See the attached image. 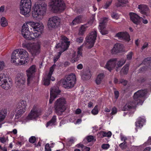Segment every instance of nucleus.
I'll return each mask as SVG.
<instances>
[{"instance_id": "obj_1", "label": "nucleus", "mask_w": 151, "mask_h": 151, "mask_svg": "<svg viewBox=\"0 0 151 151\" xmlns=\"http://www.w3.org/2000/svg\"><path fill=\"white\" fill-rule=\"evenodd\" d=\"M47 5L44 3H36L34 7L32 12V16L37 20H41L45 14Z\"/></svg>"}, {"instance_id": "obj_2", "label": "nucleus", "mask_w": 151, "mask_h": 151, "mask_svg": "<svg viewBox=\"0 0 151 151\" xmlns=\"http://www.w3.org/2000/svg\"><path fill=\"white\" fill-rule=\"evenodd\" d=\"M61 42L58 43L55 47L56 49L60 51L58 52L57 55H55L53 58V61L55 63L60 58L62 53L66 50L68 47L70 42L68 39L64 36H61Z\"/></svg>"}, {"instance_id": "obj_3", "label": "nucleus", "mask_w": 151, "mask_h": 151, "mask_svg": "<svg viewBox=\"0 0 151 151\" xmlns=\"http://www.w3.org/2000/svg\"><path fill=\"white\" fill-rule=\"evenodd\" d=\"M147 90L144 89L139 90L135 93L134 95V102L135 103L134 105L132 106L129 105H126L125 106V107H127L129 109H131L135 106L136 105H142L143 101L140 99L139 98L144 96L147 93Z\"/></svg>"}, {"instance_id": "obj_4", "label": "nucleus", "mask_w": 151, "mask_h": 151, "mask_svg": "<svg viewBox=\"0 0 151 151\" xmlns=\"http://www.w3.org/2000/svg\"><path fill=\"white\" fill-rule=\"evenodd\" d=\"M50 5L52 10L54 13L61 12L65 7L63 0H51Z\"/></svg>"}, {"instance_id": "obj_5", "label": "nucleus", "mask_w": 151, "mask_h": 151, "mask_svg": "<svg viewBox=\"0 0 151 151\" xmlns=\"http://www.w3.org/2000/svg\"><path fill=\"white\" fill-rule=\"evenodd\" d=\"M31 7V0H21L20 6V13L26 17H28Z\"/></svg>"}, {"instance_id": "obj_6", "label": "nucleus", "mask_w": 151, "mask_h": 151, "mask_svg": "<svg viewBox=\"0 0 151 151\" xmlns=\"http://www.w3.org/2000/svg\"><path fill=\"white\" fill-rule=\"evenodd\" d=\"M66 104L65 99L63 98L58 99L55 103V112L58 115H60L65 110V105Z\"/></svg>"}, {"instance_id": "obj_7", "label": "nucleus", "mask_w": 151, "mask_h": 151, "mask_svg": "<svg viewBox=\"0 0 151 151\" xmlns=\"http://www.w3.org/2000/svg\"><path fill=\"white\" fill-rule=\"evenodd\" d=\"M27 22L26 24H24L22 27L21 31L22 34L24 37L26 39L32 40L35 39V37L32 31V28L29 27Z\"/></svg>"}, {"instance_id": "obj_8", "label": "nucleus", "mask_w": 151, "mask_h": 151, "mask_svg": "<svg viewBox=\"0 0 151 151\" xmlns=\"http://www.w3.org/2000/svg\"><path fill=\"white\" fill-rule=\"evenodd\" d=\"M27 23L32 27L33 32L35 38L39 37L43 32L44 26L42 24L33 22H28Z\"/></svg>"}, {"instance_id": "obj_9", "label": "nucleus", "mask_w": 151, "mask_h": 151, "mask_svg": "<svg viewBox=\"0 0 151 151\" xmlns=\"http://www.w3.org/2000/svg\"><path fill=\"white\" fill-rule=\"evenodd\" d=\"M22 47L26 48L31 53L33 56L38 55L40 52V46L38 44H33L28 43L22 45Z\"/></svg>"}, {"instance_id": "obj_10", "label": "nucleus", "mask_w": 151, "mask_h": 151, "mask_svg": "<svg viewBox=\"0 0 151 151\" xmlns=\"http://www.w3.org/2000/svg\"><path fill=\"white\" fill-rule=\"evenodd\" d=\"M76 80L75 75L71 74L66 76L64 79L63 80L62 84L65 88L72 87L75 83Z\"/></svg>"}, {"instance_id": "obj_11", "label": "nucleus", "mask_w": 151, "mask_h": 151, "mask_svg": "<svg viewBox=\"0 0 151 151\" xmlns=\"http://www.w3.org/2000/svg\"><path fill=\"white\" fill-rule=\"evenodd\" d=\"M97 37L96 31H91L87 37L86 39V47L88 49L93 47L95 43Z\"/></svg>"}, {"instance_id": "obj_12", "label": "nucleus", "mask_w": 151, "mask_h": 151, "mask_svg": "<svg viewBox=\"0 0 151 151\" xmlns=\"http://www.w3.org/2000/svg\"><path fill=\"white\" fill-rule=\"evenodd\" d=\"M7 79L8 78L5 74H0V86L6 90L11 88L12 85V82L9 80H7Z\"/></svg>"}, {"instance_id": "obj_13", "label": "nucleus", "mask_w": 151, "mask_h": 151, "mask_svg": "<svg viewBox=\"0 0 151 151\" xmlns=\"http://www.w3.org/2000/svg\"><path fill=\"white\" fill-rule=\"evenodd\" d=\"M60 19L58 17L53 16L50 18L47 22V26L49 30L52 29L60 24Z\"/></svg>"}, {"instance_id": "obj_14", "label": "nucleus", "mask_w": 151, "mask_h": 151, "mask_svg": "<svg viewBox=\"0 0 151 151\" xmlns=\"http://www.w3.org/2000/svg\"><path fill=\"white\" fill-rule=\"evenodd\" d=\"M18 50L17 49L12 53L11 58V62L14 63L17 65H24L26 62H27V61L25 62L21 60Z\"/></svg>"}, {"instance_id": "obj_15", "label": "nucleus", "mask_w": 151, "mask_h": 151, "mask_svg": "<svg viewBox=\"0 0 151 151\" xmlns=\"http://www.w3.org/2000/svg\"><path fill=\"white\" fill-rule=\"evenodd\" d=\"M26 106L25 101L22 100L19 102L15 110L17 115L18 117L21 116L26 111Z\"/></svg>"}, {"instance_id": "obj_16", "label": "nucleus", "mask_w": 151, "mask_h": 151, "mask_svg": "<svg viewBox=\"0 0 151 151\" xmlns=\"http://www.w3.org/2000/svg\"><path fill=\"white\" fill-rule=\"evenodd\" d=\"M35 69V65H33L26 71L27 77V84L28 85H29L31 83L34 78Z\"/></svg>"}, {"instance_id": "obj_17", "label": "nucleus", "mask_w": 151, "mask_h": 151, "mask_svg": "<svg viewBox=\"0 0 151 151\" xmlns=\"http://www.w3.org/2000/svg\"><path fill=\"white\" fill-rule=\"evenodd\" d=\"M56 66L54 64L50 68V71L48 74L47 77L44 79L43 81V84L45 86H48L50 83V80L54 81L55 80V78L53 77H52V75L54 70V68Z\"/></svg>"}, {"instance_id": "obj_18", "label": "nucleus", "mask_w": 151, "mask_h": 151, "mask_svg": "<svg viewBox=\"0 0 151 151\" xmlns=\"http://www.w3.org/2000/svg\"><path fill=\"white\" fill-rule=\"evenodd\" d=\"M41 110L37 109L36 106H34L27 117L29 120H32L37 117L41 114Z\"/></svg>"}, {"instance_id": "obj_19", "label": "nucleus", "mask_w": 151, "mask_h": 151, "mask_svg": "<svg viewBox=\"0 0 151 151\" xmlns=\"http://www.w3.org/2000/svg\"><path fill=\"white\" fill-rule=\"evenodd\" d=\"M16 86L19 87L24 86L26 82L25 76L22 74H18L15 79Z\"/></svg>"}, {"instance_id": "obj_20", "label": "nucleus", "mask_w": 151, "mask_h": 151, "mask_svg": "<svg viewBox=\"0 0 151 151\" xmlns=\"http://www.w3.org/2000/svg\"><path fill=\"white\" fill-rule=\"evenodd\" d=\"M60 91L57 86H54L51 88L50 97L49 103L51 104L54 99L57 97L58 95L60 93Z\"/></svg>"}, {"instance_id": "obj_21", "label": "nucleus", "mask_w": 151, "mask_h": 151, "mask_svg": "<svg viewBox=\"0 0 151 151\" xmlns=\"http://www.w3.org/2000/svg\"><path fill=\"white\" fill-rule=\"evenodd\" d=\"M124 46L122 44L120 43L115 44L113 48L111 50V53L112 54L118 53L124 51Z\"/></svg>"}, {"instance_id": "obj_22", "label": "nucleus", "mask_w": 151, "mask_h": 151, "mask_svg": "<svg viewBox=\"0 0 151 151\" xmlns=\"http://www.w3.org/2000/svg\"><path fill=\"white\" fill-rule=\"evenodd\" d=\"M116 36L117 37L119 40H124L129 41L130 39V36L128 33L126 32H120L117 33Z\"/></svg>"}, {"instance_id": "obj_23", "label": "nucleus", "mask_w": 151, "mask_h": 151, "mask_svg": "<svg viewBox=\"0 0 151 151\" xmlns=\"http://www.w3.org/2000/svg\"><path fill=\"white\" fill-rule=\"evenodd\" d=\"M117 59L114 58L110 59L106 65V68L109 71H111L114 67H116V61Z\"/></svg>"}, {"instance_id": "obj_24", "label": "nucleus", "mask_w": 151, "mask_h": 151, "mask_svg": "<svg viewBox=\"0 0 151 151\" xmlns=\"http://www.w3.org/2000/svg\"><path fill=\"white\" fill-rule=\"evenodd\" d=\"M82 47L80 46L78 48L77 55H76V53L74 52L73 56V60L75 62L77 61L82 56Z\"/></svg>"}, {"instance_id": "obj_25", "label": "nucleus", "mask_w": 151, "mask_h": 151, "mask_svg": "<svg viewBox=\"0 0 151 151\" xmlns=\"http://www.w3.org/2000/svg\"><path fill=\"white\" fill-rule=\"evenodd\" d=\"M129 15L130 19L134 23L137 24L139 22V20L141 19V17L135 13L131 12Z\"/></svg>"}, {"instance_id": "obj_26", "label": "nucleus", "mask_w": 151, "mask_h": 151, "mask_svg": "<svg viewBox=\"0 0 151 151\" xmlns=\"http://www.w3.org/2000/svg\"><path fill=\"white\" fill-rule=\"evenodd\" d=\"M17 50L21 60L22 59H25V60L28 59L29 54L26 51L22 49H19Z\"/></svg>"}, {"instance_id": "obj_27", "label": "nucleus", "mask_w": 151, "mask_h": 151, "mask_svg": "<svg viewBox=\"0 0 151 151\" xmlns=\"http://www.w3.org/2000/svg\"><path fill=\"white\" fill-rule=\"evenodd\" d=\"M138 9L140 12L142 14L146 15L149 11V9L147 6L145 4H140L138 5Z\"/></svg>"}, {"instance_id": "obj_28", "label": "nucleus", "mask_w": 151, "mask_h": 151, "mask_svg": "<svg viewBox=\"0 0 151 151\" xmlns=\"http://www.w3.org/2000/svg\"><path fill=\"white\" fill-rule=\"evenodd\" d=\"M91 24H90L89 22H88L86 24L82 25L80 27L79 32L78 33V35H82L86 30L87 28Z\"/></svg>"}, {"instance_id": "obj_29", "label": "nucleus", "mask_w": 151, "mask_h": 151, "mask_svg": "<svg viewBox=\"0 0 151 151\" xmlns=\"http://www.w3.org/2000/svg\"><path fill=\"white\" fill-rule=\"evenodd\" d=\"M142 63L145 65L148 68L151 69V57H148L145 59L142 62Z\"/></svg>"}, {"instance_id": "obj_30", "label": "nucleus", "mask_w": 151, "mask_h": 151, "mask_svg": "<svg viewBox=\"0 0 151 151\" xmlns=\"http://www.w3.org/2000/svg\"><path fill=\"white\" fill-rule=\"evenodd\" d=\"M126 60L125 59L122 58L120 59L116 64V70L118 71L119 70V69L125 63Z\"/></svg>"}, {"instance_id": "obj_31", "label": "nucleus", "mask_w": 151, "mask_h": 151, "mask_svg": "<svg viewBox=\"0 0 151 151\" xmlns=\"http://www.w3.org/2000/svg\"><path fill=\"white\" fill-rule=\"evenodd\" d=\"M56 121V117L55 116H54L50 121L47 122L46 124V127L55 125Z\"/></svg>"}, {"instance_id": "obj_32", "label": "nucleus", "mask_w": 151, "mask_h": 151, "mask_svg": "<svg viewBox=\"0 0 151 151\" xmlns=\"http://www.w3.org/2000/svg\"><path fill=\"white\" fill-rule=\"evenodd\" d=\"M81 17L80 16L76 17L70 24L71 25H75L81 22Z\"/></svg>"}, {"instance_id": "obj_33", "label": "nucleus", "mask_w": 151, "mask_h": 151, "mask_svg": "<svg viewBox=\"0 0 151 151\" xmlns=\"http://www.w3.org/2000/svg\"><path fill=\"white\" fill-rule=\"evenodd\" d=\"M104 76L103 74H99L95 80L96 83L97 85L100 84L104 78Z\"/></svg>"}, {"instance_id": "obj_34", "label": "nucleus", "mask_w": 151, "mask_h": 151, "mask_svg": "<svg viewBox=\"0 0 151 151\" xmlns=\"http://www.w3.org/2000/svg\"><path fill=\"white\" fill-rule=\"evenodd\" d=\"M106 27V26L99 27L100 32L102 35H106L108 33V31Z\"/></svg>"}, {"instance_id": "obj_35", "label": "nucleus", "mask_w": 151, "mask_h": 151, "mask_svg": "<svg viewBox=\"0 0 151 151\" xmlns=\"http://www.w3.org/2000/svg\"><path fill=\"white\" fill-rule=\"evenodd\" d=\"M118 2L116 4V5L117 7L123 6L124 4L128 3L127 0H118Z\"/></svg>"}, {"instance_id": "obj_36", "label": "nucleus", "mask_w": 151, "mask_h": 151, "mask_svg": "<svg viewBox=\"0 0 151 151\" xmlns=\"http://www.w3.org/2000/svg\"><path fill=\"white\" fill-rule=\"evenodd\" d=\"M83 77L85 78L86 80L90 79L91 77L90 71L89 70H88L85 71L84 73Z\"/></svg>"}, {"instance_id": "obj_37", "label": "nucleus", "mask_w": 151, "mask_h": 151, "mask_svg": "<svg viewBox=\"0 0 151 151\" xmlns=\"http://www.w3.org/2000/svg\"><path fill=\"white\" fill-rule=\"evenodd\" d=\"M129 64H127L122 69L120 72L124 74H126L128 72L129 68Z\"/></svg>"}, {"instance_id": "obj_38", "label": "nucleus", "mask_w": 151, "mask_h": 151, "mask_svg": "<svg viewBox=\"0 0 151 151\" xmlns=\"http://www.w3.org/2000/svg\"><path fill=\"white\" fill-rule=\"evenodd\" d=\"M108 21V19L106 18H104L101 19L99 22V27L106 26V24Z\"/></svg>"}, {"instance_id": "obj_39", "label": "nucleus", "mask_w": 151, "mask_h": 151, "mask_svg": "<svg viewBox=\"0 0 151 151\" xmlns=\"http://www.w3.org/2000/svg\"><path fill=\"white\" fill-rule=\"evenodd\" d=\"M0 23L2 27H5L7 25V23L4 17H2L1 19Z\"/></svg>"}, {"instance_id": "obj_40", "label": "nucleus", "mask_w": 151, "mask_h": 151, "mask_svg": "<svg viewBox=\"0 0 151 151\" xmlns=\"http://www.w3.org/2000/svg\"><path fill=\"white\" fill-rule=\"evenodd\" d=\"M77 147L78 148L81 147L83 148L86 150L85 151H89L90 150V147L84 146L82 144H78L77 145Z\"/></svg>"}, {"instance_id": "obj_41", "label": "nucleus", "mask_w": 151, "mask_h": 151, "mask_svg": "<svg viewBox=\"0 0 151 151\" xmlns=\"http://www.w3.org/2000/svg\"><path fill=\"white\" fill-rule=\"evenodd\" d=\"M6 114L2 111H0V122L2 121L5 118Z\"/></svg>"}, {"instance_id": "obj_42", "label": "nucleus", "mask_w": 151, "mask_h": 151, "mask_svg": "<svg viewBox=\"0 0 151 151\" xmlns=\"http://www.w3.org/2000/svg\"><path fill=\"white\" fill-rule=\"evenodd\" d=\"M98 112L99 111L97 109V106L96 105L91 111V113L93 115H96L98 114Z\"/></svg>"}, {"instance_id": "obj_43", "label": "nucleus", "mask_w": 151, "mask_h": 151, "mask_svg": "<svg viewBox=\"0 0 151 151\" xmlns=\"http://www.w3.org/2000/svg\"><path fill=\"white\" fill-rule=\"evenodd\" d=\"M112 134L110 132H103L102 135L103 137H109Z\"/></svg>"}, {"instance_id": "obj_44", "label": "nucleus", "mask_w": 151, "mask_h": 151, "mask_svg": "<svg viewBox=\"0 0 151 151\" xmlns=\"http://www.w3.org/2000/svg\"><path fill=\"white\" fill-rule=\"evenodd\" d=\"M119 147L122 149H124L127 147L126 142H123L121 143L119 145Z\"/></svg>"}, {"instance_id": "obj_45", "label": "nucleus", "mask_w": 151, "mask_h": 151, "mask_svg": "<svg viewBox=\"0 0 151 151\" xmlns=\"http://www.w3.org/2000/svg\"><path fill=\"white\" fill-rule=\"evenodd\" d=\"M36 138L35 136H32L29 139V142L31 143H34L36 141Z\"/></svg>"}, {"instance_id": "obj_46", "label": "nucleus", "mask_w": 151, "mask_h": 151, "mask_svg": "<svg viewBox=\"0 0 151 151\" xmlns=\"http://www.w3.org/2000/svg\"><path fill=\"white\" fill-rule=\"evenodd\" d=\"M133 53L132 52H129L127 55V58L128 60H130L132 59Z\"/></svg>"}, {"instance_id": "obj_47", "label": "nucleus", "mask_w": 151, "mask_h": 151, "mask_svg": "<svg viewBox=\"0 0 151 151\" xmlns=\"http://www.w3.org/2000/svg\"><path fill=\"white\" fill-rule=\"evenodd\" d=\"M111 17L114 19H117L119 18V16L118 14L115 12H113L111 14Z\"/></svg>"}, {"instance_id": "obj_48", "label": "nucleus", "mask_w": 151, "mask_h": 151, "mask_svg": "<svg viewBox=\"0 0 151 151\" xmlns=\"http://www.w3.org/2000/svg\"><path fill=\"white\" fill-rule=\"evenodd\" d=\"M136 126L137 127L141 128L143 126V123H141V122L138 120L136 123Z\"/></svg>"}, {"instance_id": "obj_49", "label": "nucleus", "mask_w": 151, "mask_h": 151, "mask_svg": "<svg viewBox=\"0 0 151 151\" xmlns=\"http://www.w3.org/2000/svg\"><path fill=\"white\" fill-rule=\"evenodd\" d=\"M119 82V83H122L124 86H126L127 83V81L123 79H120Z\"/></svg>"}, {"instance_id": "obj_50", "label": "nucleus", "mask_w": 151, "mask_h": 151, "mask_svg": "<svg viewBox=\"0 0 151 151\" xmlns=\"http://www.w3.org/2000/svg\"><path fill=\"white\" fill-rule=\"evenodd\" d=\"M111 3V1H108L107 2L106 4L103 6L104 9H107Z\"/></svg>"}, {"instance_id": "obj_51", "label": "nucleus", "mask_w": 151, "mask_h": 151, "mask_svg": "<svg viewBox=\"0 0 151 151\" xmlns=\"http://www.w3.org/2000/svg\"><path fill=\"white\" fill-rule=\"evenodd\" d=\"M83 40V38L82 37H80L79 38H77L76 39V42L79 43H82Z\"/></svg>"}, {"instance_id": "obj_52", "label": "nucleus", "mask_w": 151, "mask_h": 151, "mask_svg": "<svg viewBox=\"0 0 151 151\" xmlns=\"http://www.w3.org/2000/svg\"><path fill=\"white\" fill-rule=\"evenodd\" d=\"M45 151H51V150L49 146V144H47L45 146Z\"/></svg>"}, {"instance_id": "obj_53", "label": "nucleus", "mask_w": 151, "mask_h": 151, "mask_svg": "<svg viewBox=\"0 0 151 151\" xmlns=\"http://www.w3.org/2000/svg\"><path fill=\"white\" fill-rule=\"evenodd\" d=\"M109 147V144H104L101 146V147L104 149H107Z\"/></svg>"}, {"instance_id": "obj_54", "label": "nucleus", "mask_w": 151, "mask_h": 151, "mask_svg": "<svg viewBox=\"0 0 151 151\" xmlns=\"http://www.w3.org/2000/svg\"><path fill=\"white\" fill-rule=\"evenodd\" d=\"M117 112V109L115 107H114L112 109L111 112V115H114L116 114Z\"/></svg>"}, {"instance_id": "obj_55", "label": "nucleus", "mask_w": 151, "mask_h": 151, "mask_svg": "<svg viewBox=\"0 0 151 151\" xmlns=\"http://www.w3.org/2000/svg\"><path fill=\"white\" fill-rule=\"evenodd\" d=\"M93 139V137L92 136H88L87 137V140L88 142H91Z\"/></svg>"}, {"instance_id": "obj_56", "label": "nucleus", "mask_w": 151, "mask_h": 151, "mask_svg": "<svg viewBox=\"0 0 151 151\" xmlns=\"http://www.w3.org/2000/svg\"><path fill=\"white\" fill-rule=\"evenodd\" d=\"M146 80V79L143 77L139 78L137 81L139 83H142L144 82Z\"/></svg>"}, {"instance_id": "obj_57", "label": "nucleus", "mask_w": 151, "mask_h": 151, "mask_svg": "<svg viewBox=\"0 0 151 151\" xmlns=\"http://www.w3.org/2000/svg\"><path fill=\"white\" fill-rule=\"evenodd\" d=\"M4 66V63L3 61H0V71L2 70Z\"/></svg>"}, {"instance_id": "obj_58", "label": "nucleus", "mask_w": 151, "mask_h": 151, "mask_svg": "<svg viewBox=\"0 0 151 151\" xmlns=\"http://www.w3.org/2000/svg\"><path fill=\"white\" fill-rule=\"evenodd\" d=\"M148 46V43L147 42H145L144 43V44L143 45V46H142L141 49L142 50H143V49H145Z\"/></svg>"}, {"instance_id": "obj_59", "label": "nucleus", "mask_w": 151, "mask_h": 151, "mask_svg": "<svg viewBox=\"0 0 151 151\" xmlns=\"http://www.w3.org/2000/svg\"><path fill=\"white\" fill-rule=\"evenodd\" d=\"M138 120L141 122V123H143V124L145 122V120L143 118H139L138 119Z\"/></svg>"}, {"instance_id": "obj_60", "label": "nucleus", "mask_w": 151, "mask_h": 151, "mask_svg": "<svg viewBox=\"0 0 151 151\" xmlns=\"http://www.w3.org/2000/svg\"><path fill=\"white\" fill-rule=\"evenodd\" d=\"M81 112V111L80 109H78L75 111V114H80Z\"/></svg>"}, {"instance_id": "obj_61", "label": "nucleus", "mask_w": 151, "mask_h": 151, "mask_svg": "<svg viewBox=\"0 0 151 151\" xmlns=\"http://www.w3.org/2000/svg\"><path fill=\"white\" fill-rule=\"evenodd\" d=\"M5 10V6L4 5L0 7V12H3Z\"/></svg>"}, {"instance_id": "obj_62", "label": "nucleus", "mask_w": 151, "mask_h": 151, "mask_svg": "<svg viewBox=\"0 0 151 151\" xmlns=\"http://www.w3.org/2000/svg\"><path fill=\"white\" fill-rule=\"evenodd\" d=\"M0 141L2 143H4L6 142V140L4 137H0Z\"/></svg>"}, {"instance_id": "obj_63", "label": "nucleus", "mask_w": 151, "mask_h": 151, "mask_svg": "<svg viewBox=\"0 0 151 151\" xmlns=\"http://www.w3.org/2000/svg\"><path fill=\"white\" fill-rule=\"evenodd\" d=\"M114 94L115 98L117 99L119 97V93L118 91H114Z\"/></svg>"}, {"instance_id": "obj_64", "label": "nucleus", "mask_w": 151, "mask_h": 151, "mask_svg": "<svg viewBox=\"0 0 151 151\" xmlns=\"http://www.w3.org/2000/svg\"><path fill=\"white\" fill-rule=\"evenodd\" d=\"M83 67L82 65L81 64H78L77 66V68L78 69H81Z\"/></svg>"}]
</instances>
